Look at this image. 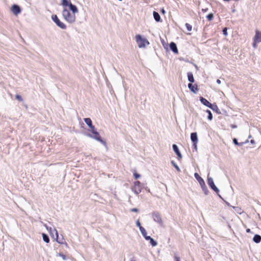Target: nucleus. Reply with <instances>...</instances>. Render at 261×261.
I'll list each match as a JSON object with an SVG mask.
<instances>
[{"mask_svg": "<svg viewBox=\"0 0 261 261\" xmlns=\"http://www.w3.org/2000/svg\"><path fill=\"white\" fill-rule=\"evenodd\" d=\"M173 165L174 167H175V168L177 170V171L179 172L180 171L179 167L177 166V164H173Z\"/></svg>", "mask_w": 261, "mask_h": 261, "instance_id": "obj_35", "label": "nucleus"}, {"mask_svg": "<svg viewBox=\"0 0 261 261\" xmlns=\"http://www.w3.org/2000/svg\"><path fill=\"white\" fill-rule=\"evenodd\" d=\"M135 38L139 48L144 47L146 44H149L148 41L145 38H142L140 35H137Z\"/></svg>", "mask_w": 261, "mask_h": 261, "instance_id": "obj_3", "label": "nucleus"}, {"mask_svg": "<svg viewBox=\"0 0 261 261\" xmlns=\"http://www.w3.org/2000/svg\"><path fill=\"white\" fill-rule=\"evenodd\" d=\"M134 176L135 179H138V178H139L140 177V175L138 174L136 172H134Z\"/></svg>", "mask_w": 261, "mask_h": 261, "instance_id": "obj_31", "label": "nucleus"}, {"mask_svg": "<svg viewBox=\"0 0 261 261\" xmlns=\"http://www.w3.org/2000/svg\"><path fill=\"white\" fill-rule=\"evenodd\" d=\"M140 184V182L139 181H135L134 182V186L132 188V190L134 191V192L137 195L139 194L141 191Z\"/></svg>", "mask_w": 261, "mask_h": 261, "instance_id": "obj_8", "label": "nucleus"}, {"mask_svg": "<svg viewBox=\"0 0 261 261\" xmlns=\"http://www.w3.org/2000/svg\"><path fill=\"white\" fill-rule=\"evenodd\" d=\"M232 128H235V127H236V126H235V125H233V126H232Z\"/></svg>", "mask_w": 261, "mask_h": 261, "instance_id": "obj_44", "label": "nucleus"}, {"mask_svg": "<svg viewBox=\"0 0 261 261\" xmlns=\"http://www.w3.org/2000/svg\"><path fill=\"white\" fill-rule=\"evenodd\" d=\"M54 230L56 232V236H57V239H56L57 240V242L59 244H64L66 247H68V244H67L66 242H65V241H63V239H62V240L59 239V236H58V231H57V230L56 229H54Z\"/></svg>", "mask_w": 261, "mask_h": 261, "instance_id": "obj_13", "label": "nucleus"}, {"mask_svg": "<svg viewBox=\"0 0 261 261\" xmlns=\"http://www.w3.org/2000/svg\"><path fill=\"white\" fill-rule=\"evenodd\" d=\"M217 83L218 84H220L221 83V81L219 79H218L217 80Z\"/></svg>", "mask_w": 261, "mask_h": 261, "instance_id": "obj_41", "label": "nucleus"}, {"mask_svg": "<svg viewBox=\"0 0 261 261\" xmlns=\"http://www.w3.org/2000/svg\"><path fill=\"white\" fill-rule=\"evenodd\" d=\"M246 232H251L250 229H249V228H247V229H246Z\"/></svg>", "mask_w": 261, "mask_h": 261, "instance_id": "obj_40", "label": "nucleus"}, {"mask_svg": "<svg viewBox=\"0 0 261 261\" xmlns=\"http://www.w3.org/2000/svg\"><path fill=\"white\" fill-rule=\"evenodd\" d=\"M170 48L173 51V52H174V53H175V54L178 53V49L177 48L176 45L175 43L171 42L170 44Z\"/></svg>", "mask_w": 261, "mask_h": 261, "instance_id": "obj_15", "label": "nucleus"}, {"mask_svg": "<svg viewBox=\"0 0 261 261\" xmlns=\"http://www.w3.org/2000/svg\"><path fill=\"white\" fill-rule=\"evenodd\" d=\"M44 226H45V227L46 228V229H47V230H49V231H51V228H50H50H49H49H48V226H47V225H46V224H45V225H44Z\"/></svg>", "mask_w": 261, "mask_h": 261, "instance_id": "obj_39", "label": "nucleus"}, {"mask_svg": "<svg viewBox=\"0 0 261 261\" xmlns=\"http://www.w3.org/2000/svg\"><path fill=\"white\" fill-rule=\"evenodd\" d=\"M51 19L59 28L62 29H65L66 28V25L60 20L57 15H53L51 16Z\"/></svg>", "mask_w": 261, "mask_h": 261, "instance_id": "obj_6", "label": "nucleus"}, {"mask_svg": "<svg viewBox=\"0 0 261 261\" xmlns=\"http://www.w3.org/2000/svg\"><path fill=\"white\" fill-rule=\"evenodd\" d=\"M233 142L236 145H239V143L238 142L236 138L233 139Z\"/></svg>", "mask_w": 261, "mask_h": 261, "instance_id": "obj_38", "label": "nucleus"}, {"mask_svg": "<svg viewBox=\"0 0 261 261\" xmlns=\"http://www.w3.org/2000/svg\"><path fill=\"white\" fill-rule=\"evenodd\" d=\"M223 34L225 36H227V28H225L223 29Z\"/></svg>", "mask_w": 261, "mask_h": 261, "instance_id": "obj_33", "label": "nucleus"}, {"mask_svg": "<svg viewBox=\"0 0 261 261\" xmlns=\"http://www.w3.org/2000/svg\"><path fill=\"white\" fill-rule=\"evenodd\" d=\"M58 256H61L63 259L64 260H66L67 259V257L66 256V255H65L64 254L61 253H59L58 254Z\"/></svg>", "mask_w": 261, "mask_h": 261, "instance_id": "obj_29", "label": "nucleus"}, {"mask_svg": "<svg viewBox=\"0 0 261 261\" xmlns=\"http://www.w3.org/2000/svg\"><path fill=\"white\" fill-rule=\"evenodd\" d=\"M206 112H207L208 113V119L210 120H211L212 119V118H213V115H212V113L211 112V111L210 110H207L206 111Z\"/></svg>", "mask_w": 261, "mask_h": 261, "instance_id": "obj_27", "label": "nucleus"}, {"mask_svg": "<svg viewBox=\"0 0 261 261\" xmlns=\"http://www.w3.org/2000/svg\"><path fill=\"white\" fill-rule=\"evenodd\" d=\"M191 139L192 141L196 144L198 142L197 135L196 133H192L191 134Z\"/></svg>", "mask_w": 261, "mask_h": 261, "instance_id": "obj_14", "label": "nucleus"}, {"mask_svg": "<svg viewBox=\"0 0 261 261\" xmlns=\"http://www.w3.org/2000/svg\"><path fill=\"white\" fill-rule=\"evenodd\" d=\"M207 184L212 190H213L217 194H218L219 190L215 186L213 178L210 177L208 175L207 176ZM218 195L219 197L222 198L221 196L219 194H218Z\"/></svg>", "mask_w": 261, "mask_h": 261, "instance_id": "obj_4", "label": "nucleus"}, {"mask_svg": "<svg viewBox=\"0 0 261 261\" xmlns=\"http://www.w3.org/2000/svg\"><path fill=\"white\" fill-rule=\"evenodd\" d=\"M261 42V32L256 30L255 35L253 38V47L256 48L257 43Z\"/></svg>", "mask_w": 261, "mask_h": 261, "instance_id": "obj_7", "label": "nucleus"}, {"mask_svg": "<svg viewBox=\"0 0 261 261\" xmlns=\"http://www.w3.org/2000/svg\"><path fill=\"white\" fill-rule=\"evenodd\" d=\"M89 132L91 133V134H87V136L89 137L92 138L96 140L99 141L103 145H106V142L102 139H101V137L98 133V132H97L95 126L94 125L92 126L91 127L89 128Z\"/></svg>", "mask_w": 261, "mask_h": 261, "instance_id": "obj_2", "label": "nucleus"}, {"mask_svg": "<svg viewBox=\"0 0 261 261\" xmlns=\"http://www.w3.org/2000/svg\"><path fill=\"white\" fill-rule=\"evenodd\" d=\"M200 185L201 186L202 190L207 188L205 184L204 181L203 182H201V183L200 184Z\"/></svg>", "mask_w": 261, "mask_h": 261, "instance_id": "obj_28", "label": "nucleus"}, {"mask_svg": "<svg viewBox=\"0 0 261 261\" xmlns=\"http://www.w3.org/2000/svg\"><path fill=\"white\" fill-rule=\"evenodd\" d=\"M84 121L87 124V125L89 126V128L93 125L92 124V122L91 119L89 118H84Z\"/></svg>", "mask_w": 261, "mask_h": 261, "instance_id": "obj_18", "label": "nucleus"}, {"mask_svg": "<svg viewBox=\"0 0 261 261\" xmlns=\"http://www.w3.org/2000/svg\"><path fill=\"white\" fill-rule=\"evenodd\" d=\"M233 209L235 210V211L238 213V214H242V212H243V211L242 210V209L239 207H235V206H233Z\"/></svg>", "mask_w": 261, "mask_h": 261, "instance_id": "obj_24", "label": "nucleus"}, {"mask_svg": "<svg viewBox=\"0 0 261 261\" xmlns=\"http://www.w3.org/2000/svg\"><path fill=\"white\" fill-rule=\"evenodd\" d=\"M206 18L208 20L211 21L213 19L214 15L212 13H210L207 15Z\"/></svg>", "mask_w": 261, "mask_h": 261, "instance_id": "obj_26", "label": "nucleus"}, {"mask_svg": "<svg viewBox=\"0 0 261 261\" xmlns=\"http://www.w3.org/2000/svg\"><path fill=\"white\" fill-rule=\"evenodd\" d=\"M152 218L154 220V221L158 223L161 226H162L163 224V222L161 217L160 214L158 212H155L152 213Z\"/></svg>", "mask_w": 261, "mask_h": 261, "instance_id": "obj_5", "label": "nucleus"}, {"mask_svg": "<svg viewBox=\"0 0 261 261\" xmlns=\"http://www.w3.org/2000/svg\"><path fill=\"white\" fill-rule=\"evenodd\" d=\"M200 100L201 101V102L204 105L207 106V107L211 108V109H213V108H212V103H211L208 100H207L205 98L202 97H201L200 98Z\"/></svg>", "mask_w": 261, "mask_h": 261, "instance_id": "obj_10", "label": "nucleus"}, {"mask_svg": "<svg viewBox=\"0 0 261 261\" xmlns=\"http://www.w3.org/2000/svg\"><path fill=\"white\" fill-rule=\"evenodd\" d=\"M42 238H43V241L45 242H46L47 243L49 242V238L47 234H46L45 233H43L42 234Z\"/></svg>", "mask_w": 261, "mask_h": 261, "instance_id": "obj_23", "label": "nucleus"}, {"mask_svg": "<svg viewBox=\"0 0 261 261\" xmlns=\"http://www.w3.org/2000/svg\"><path fill=\"white\" fill-rule=\"evenodd\" d=\"M130 211L132 212H138L139 210L137 208H133L130 210Z\"/></svg>", "mask_w": 261, "mask_h": 261, "instance_id": "obj_34", "label": "nucleus"}, {"mask_svg": "<svg viewBox=\"0 0 261 261\" xmlns=\"http://www.w3.org/2000/svg\"><path fill=\"white\" fill-rule=\"evenodd\" d=\"M11 11L15 15H17L21 12L20 7L16 5H14L12 6Z\"/></svg>", "mask_w": 261, "mask_h": 261, "instance_id": "obj_9", "label": "nucleus"}, {"mask_svg": "<svg viewBox=\"0 0 261 261\" xmlns=\"http://www.w3.org/2000/svg\"><path fill=\"white\" fill-rule=\"evenodd\" d=\"M146 240L148 241H150V243L152 247L156 246L157 245V242L155 240H154L150 236L148 237H146Z\"/></svg>", "mask_w": 261, "mask_h": 261, "instance_id": "obj_16", "label": "nucleus"}, {"mask_svg": "<svg viewBox=\"0 0 261 261\" xmlns=\"http://www.w3.org/2000/svg\"><path fill=\"white\" fill-rule=\"evenodd\" d=\"M174 258L175 261H180V257L176 255L174 256Z\"/></svg>", "mask_w": 261, "mask_h": 261, "instance_id": "obj_37", "label": "nucleus"}, {"mask_svg": "<svg viewBox=\"0 0 261 261\" xmlns=\"http://www.w3.org/2000/svg\"><path fill=\"white\" fill-rule=\"evenodd\" d=\"M172 147H173V149L174 151L176 153V154L177 156L178 159L179 160H180L182 158V155L178 148L177 146L175 144H173L172 146Z\"/></svg>", "mask_w": 261, "mask_h": 261, "instance_id": "obj_11", "label": "nucleus"}, {"mask_svg": "<svg viewBox=\"0 0 261 261\" xmlns=\"http://www.w3.org/2000/svg\"><path fill=\"white\" fill-rule=\"evenodd\" d=\"M130 261H136V260L134 259V258H133Z\"/></svg>", "mask_w": 261, "mask_h": 261, "instance_id": "obj_43", "label": "nucleus"}, {"mask_svg": "<svg viewBox=\"0 0 261 261\" xmlns=\"http://www.w3.org/2000/svg\"><path fill=\"white\" fill-rule=\"evenodd\" d=\"M253 241L256 243H259L261 241V236L258 234H255L253 238Z\"/></svg>", "mask_w": 261, "mask_h": 261, "instance_id": "obj_19", "label": "nucleus"}, {"mask_svg": "<svg viewBox=\"0 0 261 261\" xmlns=\"http://www.w3.org/2000/svg\"><path fill=\"white\" fill-rule=\"evenodd\" d=\"M194 176L196 179L198 181L199 184L201 182L204 181V180L199 176V175L197 173H195Z\"/></svg>", "mask_w": 261, "mask_h": 261, "instance_id": "obj_22", "label": "nucleus"}, {"mask_svg": "<svg viewBox=\"0 0 261 261\" xmlns=\"http://www.w3.org/2000/svg\"><path fill=\"white\" fill-rule=\"evenodd\" d=\"M188 87L191 91L195 93L198 90V87L196 84L193 85L192 83H189L188 84Z\"/></svg>", "mask_w": 261, "mask_h": 261, "instance_id": "obj_12", "label": "nucleus"}, {"mask_svg": "<svg viewBox=\"0 0 261 261\" xmlns=\"http://www.w3.org/2000/svg\"><path fill=\"white\" fill-rule=\"evenodd\" d=\"M202 191H203L204 194L206 195H207L208 194V193H209V191H208V190L207 188L203 189Z\"/></svg>", "mask_w": 261, "mask_h": 261, "instance_id": "obj_32", "label": "nucleus"}, {"mask_svg": "<svg viewBox=\"0 0 261 261\" xmlns=\"http://www.w3.org/2000/svg\"><path fill=\"white\" fill-rule=\"evenodd\" d=\"M187 30L188 31H192V27L191 24H190L189 23H186V24H185Z\"/></svg>", "mask_w": 261, "mask_h": 261, "instance_id": "obj_25", "label": "nucleus"}, {"mask_svg": "<svg viewBox=\"0 0 261 261\" xmlns=\"http://www.w3.org/2000/svg\"><path fill=\"white\" fill-rule=\"evenodd\" d=\"M188 80L191 83H194V77H193V73L192 72H188Z\"/></svg>", "mask_w": 261, "mask_h": 261, "instance_id": "obj_21", "label": "nucleus"}, {"mask_svg": "<svg viewBox=\"0 0 261 261\" xmlns=\"http://www.w3.org/2000/svg\"><path fill=\"white\" fill-rule=\"evenodd\" d=\"M15 98H16V99H17L18 100H19L20 101H22V98L21 96L18 94H17L15 95Z\"/></svg>", "mask_w": 261, "mask_h": 261, "instance_id": "obj_30", "label": "nucleus"}, {"mask_svg": "<svg viewBox=\"0 0 261 261\" xmlns=\"http://www.w3.org/2000/svg\"><path fill=\"white\" fill-rule=\"evenodd\" d=\"M136 225L139 227V228H140V226H142L139 220L136 221Z\"/></svg>", "mask_w": 261, "mask_h": 261, "instance_id": "obj_36", "label": "nucleus"}, {"mask_svg": "<svg viewBox=\"0 0 261 261\" xmlns=\"http://www.w3.org/2000/svg\"><path fill=\"white\" fill-rule=\"evenodd\" d=\"M162 12L163 13H165V10H164V9H163L162 10Z\"/></svg>", "mask_w": 261, "mask_h": 261, "instance_id": "obj_42", "label": "nucleus"}, {"mask_svg": "<svg viewBox=\"0 0 261 261\" xmlns=\"http://www.w3.org/2000/svg\"><path fill=\"white\" fill-rule=\"evenodd\" d=\"M61 5L64 7L62 11V15L64 19L70 23L75 21V14L78 12L77 7L72 4L70 0H62Z\"/></svg>", "mask_w": 261, "mask_h": 261, "instance_id": "obj_1", "label": "nucleus"}, {"mask_svg": "<svg viewBox=\"0 0 261 261\" xmlns=\"http://www.w3.org/2000/svg\"><path fill=\"white\" fill-rule=\"evenodd\" d=\"M153 17L154 18V19L159 22V21H160L161 20V17H160V15H159V14L155 12V11H153Z\"/></svg>", "mask_w": 261, "mask_h": 261, "instance_id": "obj_17", "label": "nucleus"}, {"mask_svg": "<svg viewBox=\"0 0 261 261\" xmlns=\"http://www.w3.org/2000/svg\"><path fill=\"white\" fill-rule=\"evenodd\" d=\"M140 230L142 236L145 238V239H146V237H149V236H148L147 235V231H146V230L142 226H140Z\"/></svg>", "mask_w": 261, "mask_h": 261, "instance_id": "obj_20", "label": "nucleus"}]
</instances>
